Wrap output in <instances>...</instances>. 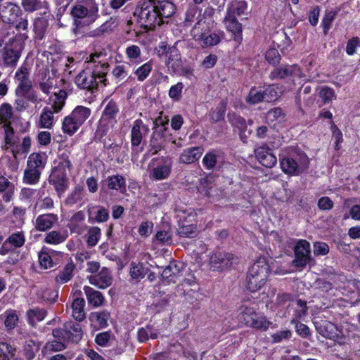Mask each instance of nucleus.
<instances>
[{
	"mask_svg": "<svg viewBox=\"0 0 360 360\" xmlns=\"http://www.w3.org/2000/svg\"><path fill=\"white\" fill-rule=\"evenodd\" d=\"M110 314L106 311L92 312L89 315V321L92 326L97 329L105 328L108 326V321Z\"/></svg>",
	"mask_w": 360,
	"mask_h": 360,
	"instance_id": "nucleus-31",
	"label": "nucleus"
},
{
	"mask_svg": "<svg viewBox=\"0 0 360 360\" xmlns=\"http://www.w3.org/2000/svg\"><path fill=\"white\" fill-rule=\"evenodd\" d=\"M203 151L204 149L201 146L188 148L181 153L179 161L184 164L193 163L201 157Z\"/></svg>",
	"mask_w": 360,
	"mask_h": 360,
	"instance_id": "nucleus-26",
	"label": "nucleus"
},
{
	"mask_svg": "<svg viewBox=\"0 0 360 360\" xmlns=\"http://www.w3.org/2000/svg\"><path fill=\"white\" fill-rule=\"evenodd\" d=\"M41 174V172L38 169L30 167L27 165V168L24 172L23 181L27 184H35L39 181Z\"/></svg>",
	"mask_w": 360,
	"mask_h": 360,
	"instance_id": "nucleus-49",
	"label": "nucleus"
},
{
	"mask_svg": "<svg viewBox=\"0 0 360 360\" xmlns=\"http://www.w3.org/2000/svg\"><path fill=\"white\" fill-rule=\"evenodd\" d=\"M224 162L223 153L219 150L207 152L202 158V165L206 169H214L220 167Z\"/></svg>",
	"mask_w": 360,
	"mask_h": 360,
	"instance_id": "nucleus-17",
	"label": "nucleus"
},
{
	"mask_svg": "<svg viewBox=\"0 0 360 360\" xmlns=\"http://www.w3.org/2000/svg\"><path fill=\"white\" fill-rule=\"evenodd\" d=\"M91 110L82 105H78L70 114V117L75 120L81 127L89 117Z\"/></svg>",
	"mask_w": 360,
	"mask_h": 360,
	"instance_id": "nucleus-36",
	"label": "nucleus"
},
{
	"mask_svg": "<svg viewBox=\"0 0 360 360\" xmlns=\"http://www.w3.org/2000/svg\"><path fill=\"white\" fill-rule=\"evenodd\" d=\"M269 274V266L264 257H260L250 267L248 279V288L252 292L262 288Z\"/></svg>",
	"mask_w": 360,
	"mask_h": 360,
	"instance_id": "nucleus-5",
	"label": "nucleus"
},
{
	"mask_svg": "<svg viewBox=\"0 0 360 360\" xmlns=\"http://www.w3.org/2000/svg\"><path fill=\"white\" fill-rule=\"evenodd\" d=\"M67 97V93L64 90H59L58 93H54L51 106L44 107L41 112L38 122V127L44 129H51L54 124V113L59 112L64 106Z\"/></svg>",
	"mask_w": 360,
	"mask_h": 360,
	"instance_id": "nucleus-4",
	"label": "nucleus"
},
{
	"mask_svg": "<svg viewBox=\"0 0 360 360\" xmlns=\"http://www.w3.org/2000/svg\"><path fill=\"white\" fill-rule=\"evenodd\" d=\"M284 92V86L279 84L267 86L264 90V101L271 102L276 101Z\"/></svg>",
	"mask_w": 360,
	"mask_h": 360,
	"instance_id": "nucleus-33",
	"label": "nucleus"
},
{
	"mask_svg": "<svg viewBox=\"0 0 360 360\" xmlns=\"http://www.w3.org/2000/svg\"><path fill=\"white\" fill-rule=\"evenodd\" d=\"M28 76L29 70L25 65L21 66L15 75V78L18 83V88L23 92L27 91L32 86V83Z\"/></svg>",
	"mask_w": 360,
	"mask_h": 360,
	"instance_id": "nucleus-28",
	"label": "nucleus"
},
{
	"mask_svg": "<svg viewBox=\"0 0 360 360\" xmlns=\"http://www.w3.org/2000/svg\"><path fill=\"white\" fill-rule=\"evenodd\" d=\"M266 118L269 123L275 125L274 122H281L283 120L284 113L281 108H275L267 112Z\"/></svg>",
	"mask_w": 360,
	"mask_h": 360,
	"instance_id": "nucleus-57",
	"label": "nucleus"
},
{
	"mask_svg": "<svg viewBox=\"0 0 360 360\" xmlns=\"http://www.w3.org/2000/svg\"><path fill=\"white\" fill-rule=\"evenodd\" d=\"M107 185L108 188L120 191L121 193H124L126 191L125 179L120 175L108 176L107 179Z\"/></svg>",
	"mask_w": 360,
	"mask_h": 360,
	"instance_id": "nucleus-44",
	"label": "nucleus"
},
{
	"mask_svg": "<svg viewBox=\"0 0 360 360\" xmlns=\"http://www.w3.org/2000/svg\"><path fill=\"white\" fill-rule=\"evenodd\" d=\"M93 71L84 70L75 78V83L80 89H93L95 88V79Z\"/></svg>",
	"mask_w": 360,
	"mask_h": 360,
	"instance_id": "nucleus-25",
	"label": "nucleus"
},
{
	"mask_svg": "<svg viewBox=\"0 0 360 360\" xmlns=\"http://www.w3.org/2000/svg\"><path fill=\"white\" fill-rule=\"evenodd\" d=\"M271 323L265 316L257 313L248 326L257 330H266Z\"/></svg>",
	"mask_w": 360,
	"mask_h": 360,
	"instance_id": "nucleus-51",
	"label": "nucleus"
},
{
	"mask_svg": "<svg viewBox=\"0 0 360 360\" xmlns=\"http://www.w3.org/2000/svg\"><path fill=\"white\" fill-rule=\"evenodd\" d=\"M152 69L153 63L150 61H148L139 67L134 71V75L139 81L143 82L148 77L152 71Z\"/></svg>",
	"mask_w": 360,
	"mask_h": 360,
	"instance_id": "nucleus-55",
	"label": "nucleus"
},
{
	"mask_svg": "<svg viewBox=\"0 0 360 360\" xmlns=\"http://www.w3.org/2000/svg\"><path fill=\"white\" fill-rule=\"evenodd\" d=\"M68 238V233L65 231H52L49 232L44 238L47 244L58 245L63 243Z\"/></svg>",
	"mask_w": 360,
	"mask_h": 360,
	"instance_id": "nucleus-46",
	"label": "nucleus"
},
{
	"mask_svg": "<svg viewBox=\"0 0 360 360\" xmlns=\"http://www.w3.org/2000/svg\"><path fill=\"white\" fill-rule=\"evenodd\" d=\"M238 259L233 254L224 252H215L210 257L212 268L217 270H223L233 266Z\"/></svg>",
	"mask_w": 360,
	"mask_h": 360,
	"instance_id": "nucleus-13",
	"label": "nucleus"
},
{
	"mask_svg": "<svg viewBox=\"0 0 360 360\" xmlns=\"http://www.w3.org/2000/svg\"><path fill=\"white\" fill-rule=\"evenodd\" d=\"M214 10L208 7L204 10L202 15H200V18L191 30V35L195 41L202 39L203 34H207V32L212 30L214 27Z\"/></svg>",
	"mask_w": 360,
	"mask_h": 360,
	"instance_id": "nucleus-9",
	"label": "nucleus"
},
{
	"mask_svg": "<svg viewBox=\"0 0 360 360\" xmlns=\"http://www.w3.org/2000/svg\"><path fill=\"white\" fill-rule=\"evenodd\" d=\"M183 264L181 262L179 263H172L168 266H167L162 273V277L167 280L168 282H174V278L179 273L180 269L182 267Z\"/></svg>",
	"mask_w": 360,
	"mask_h": 360,
	"instance_id": "nucleus-47",
	"label": "nucleus"
},
{
	"mask_svg": "<svg viewBox=\"0 0 360 360\" xmlns=\"http://www.w3.org/2000/svg\"><path fill=\"white\" fill-rule=\"evenodd\" d=\"M66 337L69 340L75 342L79 341L83 335L81 325L75 322H68L65 323Z\"/></svg>",
	"mask_w": 360,
	"mask_h": 360,
	"instance_id": "nucleus-30",
	"label": "nucleus"
},
{
	"mask_svg": "<svg viewBox=\"0 0 360 360\" xmlns=\"http://www.w3.org/2000/svg\"><path fill=\"white\" fill-rule=\"evenodd\" d=\"M316 328L323 337L334 340L340 344L345 342V335L336 325L328 321L314 322Z\"/></svg>",
	"mask_w": 360,
	"mask_h": 360,
	"instance_id": "nucleus-11",
	"label": "nucleus"
},
{
	"mask_svg": "<svg viewBox=\"0 0 360 360\" xmlns=\"http://www.w3.org/2000/svg\"><path fill=\"white\" fill-rule=\"evenodd\" d=\"M166 65L173 72L176 73L181 67V55L179 50L175 47H171L166 52Z\"/></svg>",
	"mask_w": 360,
	"mask_h": 360,
	"instance_id": "nucleus-22",
	"label": "nucleus"
},
{
	"mask_svg": "<svg viewBox=\"0 0 360 360\" xmlns=\"http://www.w3.org/2000/svg\"><path fill=\"white\" fill-rule=\"evenodd\" d=\"M202 39H196L197 42L200 46L203 48L213 46L218 44L220 41V37L212 30L207 32V34H203Z\"/></svg>",
	"mask_w": 360,
	"mask_h": 360,
	"instance_id": "nucleus-41",
	"label": "nucleus"
},
{
	"mask_svg": "<svg viewBox=\"0 0 360 360\" xmlns=\"http://www.w3.org/2000/svg\"><path fill=\"white\" fill-rule=\"evenodd\" d=\"M118 112V108L115 102L110 101L105 107L102 117L98 127V131H102V135L105 133L104 122L107 120H112Z\"/></svg>",
	"mask_w": 360,
	"mask_h": 360,
	"instance_id": "nucleus-27",
	"label": "nucleus"
},
{
	"mask_svg": "<svg viewBox=\"0 0 360 360\" xmlns=\"http://www.w3.org/2000/svg\"><path fill=\"white\" fill-rule=\"evenodd\" d=\"M13 117V109L11 104L4 103L0 105V125L3 127L11 126Z\"/></svg>",
	"mask_w": 360,
	"mask_h": 360,
	"instance_id": "nucleus-32",
	"label": "nucleus"
},
{
	"mask_svg": "<svg viewBox=\"0 0 360 360\" xmlns=\"http://www.w3.org/2000/svg\"><path fill=\"white\" fill-rule=\"evenodd\" d=\"M55 252L48 248H43L39 253V262L40 266L45 269L53 267L56 263L53 262V256Z\"/></svg>",
	"mask_w": 360,
	"mask_h": 360,
	"instance_id": "nucleus-42",
	"label": "nucleus"
},
{
	"mask_svg": "<svg viewBox=\"0 0 360 360\" xmlns=\"http://www.w3.org/2000/svg\"><path fill=\"white\" fill-rule=\"evenodd\" d=\"M53 335L56 338L58 341L56 342V345L55 347V349L58 351H60L63 349L65 347L64 343L63 341L69 340L68 337H66L65 328L63 329H55L53 330Z\"/></svg>",
	"mask_w": 360,
	"mask_h": 360,
	"instance_id": "nucleus-60",
	"label": "nucleus"
},
{
	"mask_svg": "<svg viewBox=\"0 0 360 360\" xmlns=\"http://www.w3.org/2000/svg\"><path fill=\"white\" fill-rule=\"evenodd\" d=\"M84 290L89 304L96 307L103 304L104 297L101 292L95 290L89 286H84Z\"/></svg>",
	"mask_w": 360,
	"mask_h": 360,
	"instance_id": "nucleus-37",
	"label": "nucleus"
},
{
	"mask_svg": "<svg viewBox=\"0 0 360 360\" xmlns=\"http://www.w3.org/2000/svg\"><path fill=\"white\" fill-rule=\"evenodd\" d=\"M5 319V326L8 329H12L15 327L18 322V316L15 311L13 310L6 311L4 313Z\"/></svg>",
	"mask_w": 360,
	"mask_h": 360,
	"instance_id": "nucleus-63",
	"label": "nucleus"
},
{
	"mask_svg": "<svg viewBox=\"0 0 360 360\" xmlns=\"http://www.w3.org/2000/svg\"><path fill=\"white\" fill-rule=\"evenodd\" d=\"M88 279L91 285L101 289L108 288L112 283L110 272L107 268H103L98 274L88 276Z\"/></svg>",
	"mask_w": 360,
	"mask_h": 360,
	"instance_id": "nucleus-20",
	"label": "nucleus"
},
{
	"mask_svg": "<svg viewBox=\"0 0 360 360\" xmlns=\"http://www.w3.org/2000/svg\"><path fill=\"white\" fill-rule=\"evenodd\" d=\"M101 236V229L98 227H91L88 231L87 243L90 246H95Z\"/></svg>",
	"mask_w": 360,
	"mask_h": 360,
	"instance_id": "nucleus-61",
	"label": "nucleus"
},
{
	"mask_svg": "<svg viewBox=\"0 0 360 360\" xmlns=\"http://www.w3.org/2000/svg\"><path fill=\"white\" fill-rule=\"evenodd\" d=\"M184 84L182 82H178L172 85L168 92L169 97L174 102H179L182 98Z\"/></svg>",
	"mask_w": 360,
	"mask_h": 360,
	"instance_id": "nucleus-56",
	"label": "nucleus"
},
{
	"mask_svg": "<svg viewBox=\"0 0 360 360\" xmlns=\"http://www.w3.org/2000/svg\"><path fill=\"white\" fill-rule=\"evenodd\" d=\"M119 24L118 19L116 17H111L108 20L104 22L97 30V34H103L114 30Z\"/></svg>",
	"mask_w": 360,
	"mask_h": 360,
	"instance_id": "nucleus-62",
	"label": "nucleus"
},
{
	"mask_svg": "<svg viewBox=\"0 0 360 360\" xmlns=\"http://www.w3.org/2000/svg\"><path fill=\"white\" fill-rule=\"evenodd\" d=\"M76 29L89 26L98 18V6L95 0H85L71 8Z\"/></svg>",
	"mask_w": 360,
	"mask_h": 360,
	"instance_id": "nucleus-3",
	"label": "nucleus"
},
{
	"mask_svg": "<svg viewBox=\"0 0 360 360\" xmlns=\"http://www.w3.org/2000/svg\"><path fill=\"white\" fill-rule=\"evenodd\" d=\"M125 53L131 62H139L141 58V51L137 45H129L126 48Z\"/></svg>",
	"mask_w": 360,
	"mask_h": 360,
	"instance_id": "nucleus-58",
	"label": "nucleus"
},
{
	"mask_svg": "<svg viewBox=\"0 0 360 360\" xmlns=\"http://www.w3.org/2000/svg\"><path fill=\"white\" fill-rule=\"evenodd\" d=\"M149 131L148 125L145 124L141 119L134 121L131 129V143L133 146L141 144L143 136Z\"/></svg>",
	"mask_w": 360,
	"mask_h": 360,
	"instance_id": "nucleus-16",
	"label": "nucleus"
},
{
	"mask_svg": "<svg viewBox=\"0 0 360 360\" xmlns=\"http://www.w3.org/2000/svg\"><path fill=\"white\" fill-rule=\"evenodd\" d=\"M280 167L287 174L297 176L306 172L309 165L307 155L297 148H286L279 154Z\"/></svg>",
	"mask_w": 360,
	"mask_h": 360,
	"instance_id": "nucleus-2",
	"label": "nucleus"
},
{
	"mask_svg": "<svg viewBox=\"0 0 360 360\" xmlns=\"http://www.w3.org/2000/svg\"><path fill=\"white\" fill-rule=\"evenodd\" d=\"M46 312L43 309L34 308L27 311V316L30 324L34 325L44 319Z\"/></svg>",
	"mask_w": 360,
	"mask_h": 360,
	"instance_id": "nucleus-52",
	"label": "nucleus"
},
{
	"mask_svg": "<svg viewBox=\"0 0 360 360\" xmlns=\"http://www.w3.org/2000/svg\"><path fill=\"white\" fill-rule=\"evenodd\" d=\"M227 30L235 36L234 40L239 42L242 39V25L238 21L236 16L232 14H226L224 20Z\"/></svg>",
	"mask_w": 360,
	"mask_h": 360,
	"instance_id": "nucleus-24",
	"label": "nucleus"
},
{
	"mask_svg": "<svg viewBox=\"0 0 360 360\" xmlns=\"http://www.w3.org/2000/svg\"><path fill=\"white\" fill-rule=\"evenodd\" d=\"M248 5L245 1L235 0L233 1L227 7V13L232 14L234 16H240L248 14Z\"/></svg>",
	"mask_w": 360,
	"mask_h": 360,
	"instance_id": "nucleus-34",
	"label": "nucleus"
},
{
	"mask_svg": "<svg viewBox=\"0 0 360 360\" xmlns=\"http://www.w3.org/2000/svg\"><path fill=\"white\" fill-rule=\"evenodd\" d=\"M27 36L25 33L16 37L9 44L0 49V65L15 66L16 65L22 51L25 46V41Z\"/></svg>",
	"mask_w": 360,
	"mask_h": 360,
	"instance_id": "nucleus-6",
	"label": "nucleus"
},
{
	"mask_svg": "<svg viewBox=\"0 0 360 360\" xmlns=\"http://www.w3.org/2000/svg\"><path fill=\"white\" fill-rule=\"evenodd\" d=\"M146 274V269L142 263L132 262L130 264L129 275L134 280L143 278Z\"/></svg>",
	"mask_w": 360,
	"mask_h": 360,
	"instance_id": "nucleus-50",
	"label": "nucleus"
},
{
	"mask_svg": "<svg viewBox=\"0 0 360 360\" xmlns=\"http://www.w3.org/2000/svg\"><path fill=\"white\" fill-rule=\"evenodd\" d=\"M4 130V143L6 149H11L15 154V148L18 142V137L15 136L13 129L11 126L3 127Z\"/></svg>",
	"mask_w": 360,
	"mask_h": 360,
	"instance_id": "nucleus-39",
	"label": "nucleus"
},
{
	"mask_svg": "<svg viewBox=\"0 0 360 360\" xmlns=\"http://www.w3.org/2000/svg\"><path fill=\"white\" fill-rule=\"evenodd\" d=\"M172 162L170 159L162 158L153 160L148 165V175L151 179L161 181L167 179L171 172Z\"/></svg>",
	"mask_w": 360,
	"mask_h": 360,
	"instance_id": "nucleus-10",
	"label": "nucleus"
},
{
	"mask_svg": "<svg viewBox=\"0 0 360 360\" xmlns=\"http://www.w3.org/2000/svg\"><path fill=\"white\" fill-rule=\"evenodd\" d=\"M295 265L303 268L311 261L310 244L305 240H300L295 248Z\"/></svg>",
	"mask_w": 360,
	"mask_h": 360,
	"instance_id": "nucleus-12",
	"label": "nucleus"
},
{
	"mask_svg": "<svg viewBox=\"0 0 360 360\" xmlns=\"http://www.w3.org/2000/svg\"><path fill=\"white\" fill-rule=\"evenodd\" d=\"M8 243L13 248H21L25 243V234L22 231H18L11 233L6 239Z\"/></svg>",
	"mask_w": 360,
	"mask_h": 360,
	"instance_id": "nucleus-53",
	"label": "nucleus"
},
{
	"mask_svg": "<svg viewBox=\"0 0 360 360\" xmlns=\"http://www.w3.org/2000/svg\"><path fill=\"white\" fill-rule=\"evenodd\" d=\"M58 220V216L54 214H40L35 219L34 228L39 231H46L51 229Z\"/></svg>",
	"mask_w": 360,
	"mask_h": 360,
	"instance_id": "nucleus-21",
	"label": "nucleus"
},
{
	"mask_svg": "<svg viewBox=\"0 0 360 360\" xmlns=\"http://www.w3.org/2000/svg\"><path fill=\"white\" fill-rule=\"evenodd\" d=\"M176 11L175 5L169 1L148 0L141 3L136 8L134 15L141 27L153 30L167 22Z\"/></svg>",
	"mask_w": 360,
	"mask_h": 360,
	"instance_id": "nucleus-1",
	"label": "nucleus"
},
{
	"mask_svg": "<svg viewBox=\"0 0 360 360\" xmlns=\"http://www.w3.org/2000/svg\"><path fill=\"white\" fill-rule=\"evenodd\" d=\"M229 119L232 126L238 129L240 139L245 142L252 133V130L248 129V124L250 126L252 125L253 121L249 120L247 124L244 118L236 114L229 115Z\"/></svg>",
	"mask_w": 360,
	"mask_h": 360,
	"instance_id": "nucleus-15",
	"label": "nucleus"
},
{
	"mask_svg": "<svg viewBox=\"0 0 360 360\" xmlns=\"http://www.w3.org/2000/svg\"><path fill=\"white\" fill-rule=\"evenodd\" d=\"M34 96H18L15 100L14 105L17 112H22L28 110L30 108V103H34L36 101Z\"/></svg>",
	"mask_w": 360,
	"mask_h": 360,
	"instance_id": "nucleus-45",
	"label": "nucleus"
},
{
	"mask_svg": "<svg viewBox=\"0 0 360 360\" xmlns=\"http://www.w3.org/2000/svg\"><path fill=\"white\" fill-rule=\"evenodd\" d=\"M266 60L272 65H276L279 63L281 56L276 48L269 49L265 53Z\"/></svg>",
	"mask_w": 360,
	"mask_h": 360,
	"instance_id": "nucleus-64",
	"label": "nucleus"
},
{
	"mask_svg": "<svg viewBox=\"0 0 360 360\" xmlns=\"http://www.w3.org/2000/svg\"><path fill=\"white\" fill-rule=\"evenodd\" d=\"M70 160L63 157H59L54 161V167L49 177V181L58 193H63L68 186V172L70 170Z\"/></svg>",
	"mask_w": 360,
	"mask_h": 360,
	"instance_id": "nucleus-7",
	"label": "nucleus"
},
{
	"mask_svg": "<svg viewBox=\"0 0 360 360\" xmlns=\"http://www.w3.org/2000/svg\"><path fill=\"white\" fill-rule=\"evenodd\" d=\"M302 77V73L300 68L297 65H282L274 70L270 75L272 79H283L288 77Z\"/></svg>",
	"mask_w": 360,
	"mask_h": 360,
	"instance_id": "nucleus-19",
	"label": "nucleus"
},
{
	"mask_svg": "<svg viewBox=\"0 0 360 360\" xmlns=\"http://www.w3.org/2000/svg\"><path fill=\"white\" fill-rule=\"evenodd\" d=\"M75 269L74 263L72 261L69 262L56 277V282L58 284L68 282L72 277Z\"/></svg>",
	"mask_w": 360,
	"mask_h": 360,
	"instance_id": "nucleus-40",
	"label": "nucleus"
},
{
	"mask_svg": "<svg viewBox=\"0 0 360 360\" xmlns=\"http://www.w3.org/2000/svg\"><path fill=\"white\" fill-rule=\"evenodd\" d=\"M20 8L16 5L8 3L6 6H4L0 10V19L3 22L8 25L10 27L11 25L16 22Z\"/></svg>",
	"mask_w": 360,
	"mask_h": 360,
	"instance_id": "nucleus-18",
	"label": "nucleus"
},
{
	"mask_svg": "<svg viewBox=\"0 0 360 360\" xmlns=\"http://www.w3.org/2000/svg\"><path fill=\"white\" fill-rule=\"evenodd\" d=\"M200 11H201L197 6V4H189L185 13V19L184 21V25L186 26H190L195 20L198 21L200 18V15H202V14L200 13Z\"/></svg>",
	"mask_w": 360,
	"mask_h": 360,
	"instance_id": "nucleus-43",
	"label": "nucleus"
},
{
	"mask_svg": "<svg viewBox=\"0 0 360 360\" xmlns=\"http://www.w3.org/2000/svg\"><path fill=\"white\" fill-rule=\"evenodd\" d=\"M106 56V51L101 48H98L91 53L86 57L85 62L93 63L94 68L93 70L94 77L95 79V88H97L100 84L105 86L106 74L108 65L103 62L102 58Z\"/></svg>",
	"mask_w": 360,
	"mask_h": 360,
	"instance_id": "nucleus-8",
	"label": "nucleus"
},
{
	"mask_svg": "<svg viewBox=\"0 0 360 360\" xmlns=\"http://www.w3.org/2000/svg\"><path fill=\"white\" fill-rule=\"evenodd\" d=\"M47 162V155L45 153H33L28 157L27 165L30 167L38 169L41 172L44 169Z\"/></svg>",
	"mask_w": 360,
	"mask_h": 360,
	"instance_id": "nucleus-29",
	"label": "nucleus"
},
{
	"mask_svg": "<svg viewBox=\"0 0 360 360\" xmlns=\"http://www.w3.org/2000/svg\"><path fill=\"white\" fill-rule=\"evenodd\" d=\"M85 301L83 298H75L71 305L72 315L73 318L82 321L85 318L84 311Z\"/></svg>",
	"mask_w": 360,
	"mask_h": 360,
	"instance_id": "nucleus-38",
	"label": "nucleus"
},
{
	"mask_svg": "<svg viewBox=\"0 0 360 360\" xmlns=\"http://www.w3.org/2000/svg\"><path fill=\"white\" fill-rule=\"evenodd\" d=\"M91 110L82 105H78L70 114V117L75 120L81 127L89 117Z\"/></svg>",
	"mask_w": 360,
	"mask_h": 360,
	"instance_id": "nucleus-35",
	"label": "nucleus"
},
{
	"mask_svg": "<svg viewBox=\"0 0 360 360\" xmlns=\"http://www.w3.org/2000/svg\"><path fill=\"white\" fill-rule=\"evenodd\" d=\"M80 126L70 115L64 117L62 122V131L63 133L72 136L79 129Z\"/></svg>",
	"mask_w": 360,
	"mask_h": 360,
	"instance_id": "nucleus-48",
	"label": "nucleus"
},
{
	"mask_svg": "<svg viewBox=\"0 0 360 360\" xmlns=\"http://www.w3.org/2000/svg\"><path fill=\"white\" fill-rule=\"evenodd\" d=\"M257 314V309L246 305L240 306L237 310L236 318L241 325L248 326Z\"/></svg>",
	"mask_w": 360,
	"mask_h": 360,
	"instance_id": "nucleus-23",
	"label": "nucleus"
},
{
	"mask_svg": "<svg viewBox=\"0 0 360 360\" xmlns=\"http://www.w3.org/2000/svg\"><path fill=\"white\" fill-rule=\"evenodd\" d=\"M39 198V191L30 188H23L20 193V198L22 200L32 201Z\"/></svg>",
	"mask_w": 360,
	"mask_h": 360,
	"instance_id": "nucleus-59",
	"label": "nucleus"
},
{
	"mask_svg": "<svg viewBox=\"0 0 360 360\" xmlns=\"http://www.w3.org/2000/svg\"><path fill=\"white\" fill-rule=\"evenodd\" d=\"M262 101H264V90H262L258 87H252L246 98L247 103L250 104H256Z\"/></svg>",
	"mask_w": 360,
	"mask_h": 360,
	"instance_id": "nucleus-54",
	"label": "nucleus"
},
{
	"mask_svg": "<svg viewBox=\"0 0 360 360\" xmlns=\"http://www.w3.org/2000/svg\"><path fill=\"white\" fill-rule=\"evenodd\" d=\"M255 154L259 162L264 167L272 168L277 162L276 157L272 153L269 147L265 144L257 147L255 149Z\"/></svg>",
	"mask_w": 360,
	"mask_h": 360,
	"instance_id": "nucleus-14",
	"label": "nucleus"
}]
</instances>
